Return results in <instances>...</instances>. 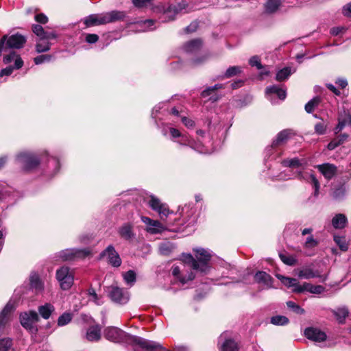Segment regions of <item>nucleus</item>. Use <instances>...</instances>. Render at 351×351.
I'll return each instance as SVG.
<instances>
[{
    "mask_svg": "<svg viewBox=\"0 0 351 351\" xmlns=\"http://www.w3.org/2000/svg\"><path fill=\"white\" fill-rule=\"evenodd\" d=\"M138 8H149L154 13L162 14L163 21L173 20L175 16L184 10L189 12L192 9L191 4L193 1H133Z\"/></svg>",
    "mask_w": 351,
    "mask_h": 351,
    "instance_id": "1",
    "label": "nucleus"
},
{
    "mask_svg": "<svg viewBox=\"0 0 351 351\" xmlns=\"http://www.w3.org/2000/svg\"><path fill=\"white\" fill-rule=\"evenodd\" d=\"M195 252L196 259L189 254L183 255V261L195 270L204 274L207 273L209 269L208 263L211 258L210 254L202 248L197 249Z\"/></svg>",
    "mask_w": 351,
    "mask_h": 351,
    "instance_id": "2",
    "label": "nucleus"
},
{
    "mask_svg": "<svg viewBox=\"0 0 351 351\" xmlns=\"http://www.w3.org/2000/svg\"><path fill=\"white\" fill-rule=\"evenodd\" d=\"M26 43V38L20 34H15L11 36L4 35L0 39V56L3 51L7 49H21Z\"/></svg>",
    "mask_w": 351,
    "mask_h": 351,
    "instance_id": "3",
    "label": "nucleus"
},
{
    "mask_svg": "<svg viewBox=\"0 0 351 351\" xmlns=\"http://www.w3.org/2000/svg\"><path fill=\"white\" fill-rule=\"evenodd\" d=\"M21 325L32 334H36L38 328L36 324L38 322L39 317L36 311L25 312L20 315Z\"/></svg>",
    "mask_w": 351,
    "mask_h": 351,
    "instance_id": "4",
    "label": "nucleus"
},
{
    "mask_svg": "<svg viewBox=\"0 0 351 351\" xmlns=\"http://www.w3.org/2000/svg\"><path fill=\"white\" fill-rule=\"evenodd\" d=\"M16 160L25 170L33 169L40 163L38 157L29 152H21L19 154L16 156Z\"/></svg>",
    "mask_w": 351,
    "mask_h": 351,
    "instance_id": "5",
    "label": "nucleus"
},
{
    "mask_svg": "<svg viewBox=\"0 0 351 351\" xmlns=\"http://www.w3.org/2000/svg\"><path fill=\"white\" fill-rule=\"evenodd\" d=\"M99 256L100 258L106 257L108 263L114 267H119L121 265V258L112 245H108Z\"/></svg>",
    "mask_w": 351,
    "mask_h": 351,
    "instance_id": "6",
    "label": "nucleus"
},
{
    "mask_svg": "<svg viewBox=\"0 0 351 351\" xmlns=\"http://www.w3.org/2000/svg\"><path fill=\"white\" fill-rule=\"evenodd\" d=\"M149 205L152 210L156 211L162 220H165L171 213L167 204L162 203L159 199L151 196Z\"/></svg>",
    "mask_w": 351,
    "mask_h": 351,
    "instance_id": "7",
    "label": "nucleus"
},
{
    "mask_svg": "<svg viewBox=\"0 0 351 351\" xmlns=\"http://www.w3.org/2000/svg\"><path fill=\"white\" fill-rule=\"evenodd\" d=\"M109 296L112 301L119 304H125L129 300V294L117 286H111L109 287Z\"/></svg>",
    "mask_w": 351,
    "mask_h": 351,
    "instance_id": "8",
    "label": "nucleus"
},
{
    "mask_svg": "<svg viewBox=\"0 0 351 351\" xmlns=\"http://www.w3.org/2000/svg\"><path fill=\"white\" fill-rule=\"evenodd\" d=\"M104 335L106 339L114 343L121 342L125 338V332L114 326L106 328L104 331Z\"/></svg>",
    "mask_w": 351,
    "mask_h": 351,
    "instance_id": "9",
    "label": "nucleus"
},
{
    "mask_svg": "<svg viewBox=\"0 0 351 351\" xmlns=\"http://www.w3.org/2000/svg\"><path fill=\"white\" fill-rule=\"evenodd\" d=\"M134 342L146 351H165L160 343L141 337H135Z\"/></svg>",
    "mask_w": 351,
    "mask_h": 351,
    "instance_id": "10",
    "label": "nucleus"
},
{
    "mask_svg": "<svg viewBox=\"0 0 351 351\" xmlns=\"http://www.w3.org/2000/svg\"><path fill=\"white\" fill-rule=\"evenodd\" d=\"M84 23L86 27H93L108 23L106 13L93 14L84 19Z\"/></svg>",
    "mask_w": 351,
    "mask_h": 351,
    "instance_id": "11",
    "label": "nucleus"
},
{
    "mask_svg": "<svg viewBox=\"0 0 351 351\" xmlns=\"http://www.w3.org/2000/svg\"><path fill=\"white\" fill-rule=\"evenodd\" d=\"M90 254V250L88 249L83 250H66L60 252V257L62 261L71 260L75 257H85Z\"/></svg>",
    "mask_w": 351,
    "mask_h": 351,
    "instance_id": "12",
    "label": "nucleus"
},
{
    "mask_svg": "<svg viewBox=\"0 0 351 351\" xmlns=\"http://www.w3.org/2000/svg\"><path fill=\"white\" fill-rule=\"evenodd\" d=\"M306 337L310 340L322 342L326 339V335L324 332L316 328H308L304 331Z\"/></svg>",
    "mask_w": 351,
    "mask_h": 351,
    "instance_id": "13",
    "label": "nucleus"
},
{
    "mask_svg": "<svg viewBox=\"0 0 351 351\" xmlns=\"http://www.w3.org/2000/svg\"><path fill=\"white\" fill-rule=\"evenodd\" d=\"M316 168L323 174L327 180L332 179L337 173V167L330 163H324L317 165Z\"/></svg>",
    "mask_w": 351,
    "mask_h": 351,
    "instance_id": "14",
    "label": "nucleus"
},
{
    "mask_svg": "<svg viewBox=\"0 0 351 351\" xmlns=\"http://www.w3.org/2000/svg\"><path fill=\"white\" fill-rule=\"evenodd\" d=\"M12 61L14 62V66L16 69H19L23 66V60L21 58L20 55L16 53L15 51H11L9 54L5 55L3 58L4 64H8Z\"/></svg>",
    "mask_w": 351,
    "mask_h": 351,
    "instance_id": "15",
    "label": "nucleus"
},
{
    "mask_svg": "<svg viewBox=\"0 0 351 351\" xmlns=\"http://www.w3.org/2000/svg\"><path fill=\"white\" fill-rule=\"evenodd\" d=\"M101 328L99 325L89 327L86 331V338L89 341H97L101 339Z\"/></svg>",
    "mask_w": 351,
    "mask_h": 351,
    "instance_id": "16",
    "label": "nucleus"
},
{
    "mask_svg": "<svg viewBox=\"0 0 351 351\" xmlns=\"http://www.w3.org/2000/svg\"><path fill=\"white\" fill-rule=\"evenodd\" d=\"M254 278L256 282L263 284L267 288H271L273 278L272 277L265 271H258Z\"/></svg>",
    "mask_w": 351,
    "mask_h": 351,
    "instance_id": "17",
    "label": "nucleus"
},
{
    "mask_svg": "<svg viewBox=\"0 0 351 351\" xmlns=\"http://www.w3.org/2000/svg\"><path fill=\"white\" fill-rule=\"evenodd\" d=\"M296 291H298V293L306 291L311 293L320 294L324 292V287L322 285H313L310 283L304 282L302 287H298Z\"/></svg>",
    "mask_w": 351,
    "mask_h": 351,
    "instance_id": "18",
    "label": "nucleus"
},
{
    "mask_svg": "<svg viewBox=\"0 0 351 351\" xmlns=\"http://www.w3.org/2000/svg\"><path fill=\"white\" fill-rule=\"evenodd\" d=\"M276 277L282 282L284 285H285L287 287H293V291L298 293V291H296L298 287H302V285H300L295 278L285 277L282 275L278 274L276 275Z\"/></svg>",
    "mask_w": 351,
    "mask_h": 351,
    "instance_id": "19",
    "label": "nucleus"
},
{
    "mask_svg": "<svg viewBox=\"0 0 351 351\" xmlns=\"http://www.w3.org/2000/svg\"><path fill=\"white\" fill-rule=\"evenodd\" d=\"M172 274L177 278L182 284H185L195 278V274L192 271L189 272L186 276L181 275L180 269L178 266H173L172 267Z\"/></svg>",
    "mask_w": 351,
    "mask_h": 351,
    "instance_id": "20",
    "label": "nucleus"
},
{
    "mask_svg": "<svg viewBox=\"0 0 351 351\" xmlns=\"http://www.w3.org/2000/svg\"><path fill=\"white\" fill-rule=\"evenodd\" d=\"M133 226L130 223H124L118 230L120 237L125 240H129L134 237Z\"/></svg>",
    "mask_w": 351,
    "mask_h": 351,
    "instance_id": "21",
    "label": "nucleus"
},
{
    "mask_svg": "<svg viewBox=\"0 0 351 351\" xmlns=\"http://www.w3.org/2000/svg\"><path fill=\"white\" fill-rule=\"evenodd\" d=\"M202 45V41L199 38L193 39L184 45V49L189 53H193L198 51Z\"/></svg>",
    "mask_w": 351,
    "mask_h": 351,
    "instance_id": "22",
    "label": "nucleus"
},
{
    "mask_svg": "<svg viewBox=\"0 0 351 351\" xmlns=\"http://www.w3.org/2000/svg\"><path fill=\"white\" fill-rule=\"evenodd\" d=\"M348 223V219L344 214H337L332 219V226L335 229H343Z\"/></svg>",
    "mask_w": 351,
    "mask_h": 351,
    "instance_id": "23",
    "label": "nucleus"
},
{
    "mask_svg": "<svg viewBox=\"0 0 351 351\" xmlns=\"http://www.w3.org/2000/svg\"><path fill=\"white\" fill-rule=\"evenodd\" d=\"M291 134V130H284L279 132L277 135L276 140H274L271 144L273 147H276L285 143Z\"/></svg>",
    "mask_w": 351,
    "mask_h": 351,
    "instance_id": "24",
    "label": "nucleus"
},
{
    "mask_svg": "<svg viewBox=\"0 0 351 351\" xmlns=\"http://www.w3.org/2000/svg\"><path fill=\"white\" fill-rule=\"evenodd\" d=\"M219 351H239V346L232 339H225L219 348Z\"/></svg>",
    "mask_w": 351,
    "mask_h": 351,
    "instance_id": "25",
    "label": "nucleus"
},
{
    "mask_svg": "<svg viewBox=\"0 0 351 351\" xmlns=\"http://www.w3.org/2000/svg\"><path fill=\"white\" fill-rule=\"evenodd\" d=\"M125 13L121 11L113 10L106 13L108 23L117 21L123 20L125 17Z\"/></svg>",
    "mask_w": 351,
    "mask_h": 351,
    "instance_id": "26",
    "label": "nucleus"
},
{
    "mask_svg": "<svg viewBox=\"0 0 351 351\" xmlns=\"http://www.w3.org/2000/svg\"><path fill=\"white\" fill-rule=\"evenodd\" d=\"M166 230V227L159 221L154 220L150 226L147 227V232L150 234L161 233Z\"/></svg>",
    "mask_w": 351,
    "mask_h": 351,
    "instance_id": "27",
    "label": "nucleus"
},
{
    "mask_svg": "<svg viewBox=\"0 0 351 351\" xmlns=\"http://www.w3.org/2000/svg\"><path fill=\"white\" fill-rule=\"evenodd\" d=\"M54 307L52 304L49 303H46L44 305H42L38 307V312L40 315L44 319H49L51 313L54 311Z\"/></svg>",
    "mask_w": 351,
    "mask_h": 351,
    "instance_id": "28",
    "label": "nucleus"
},
{
    "mask_svg": "<svg viewBox=\"0 0 351 351\" xmlns=\"http://www.w3.org/2000/svg\"><path fill=\"white\" fill-rule=\"evenodd\" d=\"M299 278L310 279L313 278H319L322 277L318 271H315L311 268H305L300 270L298 273Z\"/></svg>",
    "mask_w": 351,
    "mask_h": 351,
    "instance_id": "29",
    "label": "nucleus"
},
{
    "mask_svg": "<svg viewBox=\"0 0 351 351\" xmlns=\"http://www.w3.org/2000/svg\"><path fill=\"white\" fill-rule=\"evenodd\" d=\"M30 285L36 292L42 291L44 288L39 276L36 274H32L30 276Z\"/></svg>",
    "mask_w": 351,
    "mask_h": 351,
    "instance_id": "30",
    "label": "nucleus"
},
{
    "mask_svg": "<svg viewBox=\"0 0 351 351\" xmlns=\"http://www.w3.org/2000/svg\"><path fill=\"white\" fill-rule=\"evenodd\" d=\"M241 67L239 66H230L226 70L223 75L219 77V78L221 80L225 78H230L235 75H237L238 74L241 73Z\"/></svg>",
    "mask_w": 351,
    "mask_h": 351,
    "instance_id": "31",
    "label": "nucleus"
},
{
    "mask_svg": "<svg viewBox=\"0 0 351 351\" xmlns=\"http://www.w3.org/2000/svg\"><path fill=\"white\" fill-rule=\"evenodd\" d=\"M14 306L12 304L8 303L2 310L0 313V325L3 324L8 319L9 315L13 311Z\"/></svg>",
    "mask_w": 351,
    "mask_h": 351,
    "instance_id": "32",
    "label": "nucleus"
},
{
    "mask_svg": "<svg viewBox=\"0 0 351 351\" xmlns=\"http://www.w3.org/2000/svg\"><path fill=\"white\" fill-rule=\"evenodd\" d=\"M51 44L47 40H40L37 41L36 45V51L38 53L46 52L50 49Z\"/></svg>",
    "mask_w": 351,
    "mask_h": 351,
    "instance_id": "33",
    "label": "nucleus"
},
{
    "mask_svg": "<svg viewBox=\"0 0 351 351\" xmlns=\"http://www.w3.org/2000/svg\"><path fill=\"white\" fill-rule=\"evenodd\" d=\"M282 7L281 1H267L265 8L268 13H273L280 10Z\"/></svg>",
    "mask_w": 351,
    "mask_h": 351,
    "instance_id": "34",
    "label": "nucleus"
},
{
    "mask_svg": "<svg viewBox=\"0 0 351 351\" xmlns=\"http://www.w3.org/2000/svg\"><path fill=\"white\" fill-rule=\"evenodd\" d=\"M333 313L338 320L339 323H343L344 319L348 315V308L343 307L339 308L336 311H333Z\"/></svg>",
    "mask_w": 351,
    "mask_h": 351,
    "instance_id": "35",
    "label": "nucleus"
},
{
    "mask_svg": "<svg viewBox=\"0 0 351 351\" xmlns=\"http://www.w3.org/2000/svg\"><path fill=\"white\" fill-rule=\"evenodd\" d=\"M321 101V99L319 97H315L311 99L306 105H305V110L308 113L312 112L316 107L318 106Z\"/></svg>",
    "mask_w": 351,
    "mask_h": 351,
    "instance_id": "36",
    "label": "nucleus"
},
{
    "mask_svg": "<svg viewBox=\"0 0 351 351\" xmlns=\"http://www.w3.org/2000/svg\"><path fill=\"white\" fill-rule=\"evenodd\" d=\"M60 285V287L64 290H67L70 289L73 283V276L71 274L65 278H62V280H58Z\"/></svg>",
    "mask_w": 351,
    "mask_h": 351,
    "instance_id": "37",
    "label": "nucleus"
},
{
    "mask_svg": "<svg viewBox=\"0 0 351 351\" xmlns=\"http://www.w3.org/2000/svg\"><path fill=\"white\" fill-rule=\"evenodd\" d=\"M271 323L274 325L284 326L289 323V319L283 315H276L271 318Z\"/></svg>",
    "mask_w": 351,
    "mask_h": 351,
    "instance_id": "38",
    "label": "nucleus"
},
{
    "mask_svg": "<svg viewBox=\"0 0 351 351\" xmlns=\"http://www.w3.org/2000/svg\"><path fill=\"white\" fill-rule=\"evenodd\" d=\"M123 277L125 282L130 285H132L136 281V274L132 270H129L128 271L123 274Z\"/></svg>",
    "mask_w": 351,
    "mask_h": 351,
    "instance_id": "39",
    "label": "nucleus"
},
{
    "mask_svg": "<svg viewBox=\"0 0 351 351\" xmlns=\"http://www.w3.org/2000/svg\"><path fill=\"white\" fill-rule=\"evenodd\" d=\"M291 75V69L288 67L284 68L280 70L277 74L276 79V80L281 82L287 79Z\"/></svg>",
    "mask_w": 351,
    "mask_h": 351,
    "instance_id": "40",
    "label": "nucleus"
},
{
    "mask_svg": "<svg viewBox=\"0 0 351 351\" xmlns=\"http://www.w3.org/2000/svg\"><path fill=\"white\" fill-rule=\"evenodd\" d=\"M279 256L281 261L287 265H294L297 262L296 258L293 256H289L285 254H280Z\"/></svg>",
    "mask_w": 351,
    "mask_h": 351,
    "instance_id": "41",
    "label": "nucleus"
},
{
    "mask_svg": "<svg viewBox=\"0 0 351 351\" xmlns=\"http://www.w3.org/2000/svg\"><path fill=\"white\" fill-rule=\"evenodd\" d=\"M282 164L283 166L289 167H299L301 166L300 160L297 158L284 160Z\"/></svg>",
    "mask_w": 351,
    "mask_h": 351,
    "instance_id": "42",
    "label": "nucleus"
},
{
    "mask_svg": "<svg viewBox=\"0 0 351 351\" xmlns=\"http://www.w3.org/2000/svg\"><path fill=\"white\" fill-rule=\"evenodd\" d=\"M72 319V315L69 313H64L62 315H60L58 319V325L60 326H63L67 324H69Z\"/></svg>",
    "mask_w": 351,
    "mask_h": 351,
    "instance_id": "43",
    "label": "nucleus"
},
{
    "mask_svg": "<svg viewBox=\"0 0 351 351\" xmlns=\"http://www.w3.org/2000/svg\"><path fill=\"white\" fill-rule=\"evenodd\" d=\"M72 274V273L69 271V267H62L60 269L57 270L56 271V278L58 280H62L63 278L68 276Z\"/></svg>",
    "mask_w": 351,
    "mask_h": 351,
    "instance_id": "44",
    "label": "nucleus"
},
{
    "mask_svg": "<svg viewBox=\"0 0 351 351\" xmlns=\"http://www.w3.org/2000/svg\"><path fill=\"white\" fill-rule=\"evenodd\" d=\"M32 32L39 37V39L43 40L44 36L45 34V32L43 27L38 24H34L32 25Z\"/></svg>",
    "mask_w": 351,
    "mask_h": 351,
    "instance_id": "45",
    "label": "nucleus"
},
{
    "mask_svg": "<svg viewBox=\"0 0 351 351\" xmlns=\"http://www.w3.org/2000/svg\"><path fill=\"white\" fill-rule=\"evenodd\" d=\"M287 306L289 308L291 309L293 312H295L297 314L302 315L304 313V310L299 305L295 304L294 302H287Z\"/></svg>",
    "mask_w": 351,
    "mask_h": 351,
    "instance_id": "46",
    "label": "nucleus"
},
{
    "mask_svg": "<svg viewBox=\"0 0 351 351\" xmlns=\"http://www.w3.org/2000/svg\"><path fill=\"white\" fill-rule=\"evenodd\" d=\"M223 88V84H215V86L208 87L207 88H206L204 90H203L202 93V96L203 97H206L210 95L213 91H215L217 89H219V88Z\"/></svg>",
    "mask_w": 351,
    "mask_h": 351,
    "instance_id": "47",
    "label": "nucleus"
},
{
    "mask_svg": "<svg viewBox=\"0 0 351 351\" xmlns=\"http://www.w3.org/2000/svg\"><path fill=\"white\" fill-rule=\"evenodd\" d=\"M12 346V340L8 338L0 340V351H8Z\"/></svg>",
    "mask_w": 351,
    "mask_h": 351,
    "instance_id": "48",
    "label": "nucleus"
},
{
    "mask_svg": "<svg viewBox=\"0 0 351 351\" xmlns=\"http://www.w3.org/2000/svg\"><path fill=\"white\" fill-rule=\"evenodd\" d=\"M327 125L323 121H320L317 123L315 125V132L319 134L322 135L326 132Z\"/></svg>",
    "mask_w": 351,
    "mask_h": 351,
    "instance_id": "49",
    "label": "nucleus"
},
{
    "mask_svg": "<svg viewBox=\"0 0 351 351\" xmlns=\"http://www.w3.org/2000/svg\"><path fill=\"white\" fill-rule=\"evenodd\" d=\"M334 240L341 250L346 251L348 250V245L343 238L335 237Z\"/></svg>",
    "mask_w": 351,
    "mask_h": 351,
    "instance_id": "50",
    "label": "nucleus"
},
{
    "mask_svg": "<svg viewBox=\"0 0 351 351\" xmlns=\"http://www.w3.org/2000/svg\"><path fill=\"white\" fill-rule=\"evenodd\" d=\"M51 58L50 55H40L34 58V62L36 64H40L45 62H49Z\"/></svg>",
    "mask_w": 351,
    "mask_h": 351,
    "instance_id": "51",
    "label": "nucleus"
},
{
    "mask_svg": "<svg viewBox=\"0 0 351 351\" xmlns=\"http://www.w3.org/2000/svg\"><path fill=\"white\" fill-rule=\"evenodd\" d=\"M249 64L252 66H256L258 69H261L263 67L260 58L257 56H252L249 60Z\"/></svg>",
    "mask_w": 351,
    "mask_h": 351,
    "instance_id": "52",
    "label": "nucleus"
},
{
    "mask_svg": "<svg viewBox=\"0 0 351 351\" xmlns=\"http://www.w3.org/2000/svg\"><path fill=\"white\" fill-rule=\"evenodd\" d=\"M14 69H16L14 66H8L6 68L3 69L0 71V77H3L4 75H5V76L10 75Z\"/></svg>",
    "mask_w": 351,
    "mask_h": 351,
    "instance_id": "53",
    "label": "nucleus"
},
{
    "mask_svg": "<svg viewBox=\"0 0 351 351\" xmlns=\"http://www.w3.org/2000/svg\"><path fill=\"white\" fill-rule=\"evenodd\" d=\"M317 245V241L313 239V236H310L306 239L304 246L307 248H311L315 247Z\"/></svg>",
    "mask_w": 351,
    "mask_h": 351,
    "instance_id": "54",
    "label": "nucleus"
},
{
    "mask_svg": "<svg viewBox=\"0 0 351 351\" xmlns=\"http://www.w3.org/2000/svg\"><path fill=\"white\" fill-rule=\"evenodd\" d=\"M98 40H99V36L97 34H88L86 36V41L88 43H90V44L95 43L98 41Z\"/></svg>",
    "mask_w": 351,
    "mask_h": 351,
    "instance_id": "55",
    "label": "nucleus"
},
{
    "mask_svg": "<svg viewBox=\"0 0 351 351\" xmlns=\"http://www.w3.org/2000/svg\"><path fill=\"white\" fill-rule=\"evenodd\" d=\"M310 177L315 188V195H317L319 189V182L313 174H311Z\"/></svg>",
    "mask_w": 351,
    "mask_h": 351,
    "instance_id": "56",
    "label": "nucleus"
},
{
    "mask_svg": "<svg viewBox=\"0 0 351 351\" xmlns=\"http://www.w3.org/2000/svg\"><path fill=\"white\" fill-rule=\"evenodd\" d=\"M35 20L42 24H45L48 21L47 17L43 13L38 14L35 16Z\"/></svg>",
    "mask_w": 351,
    "mask_h": 351,
    "instance_id": "57",
    "label": "nucleus"
},
{
    "mask_svg": "<svg viewBox=\"0 0 351 351\" xmlns=\"http://www.w3.org/2000/svg\"><path fill=\"white\" fill-rule=\"evenodd\" d=\"M345 194L344 189H338L334 192L333 197L336 199H341L345 196Z\"/></svg>",
    "mask_w": 351,
    "mask_h": 351,
    "instance_id": "58",
    "label": "nucleus"
},
{
    "mask_svg": "<svg viewBox=\"0 0 351 351\" xmlns=\"http://www.w3.org/2000/svg\"><path fill=\"white\" fill-rule=\"evenodd\" d=\"M160 253L162 254H168L171 252V246L168 243H163L160 246Z\"/></svg>",
    "mask_w": 351,
    "mask_h": 351,
    "instance_id": "59",
    "label": "nucleus"
},
{
    "mask_svg": "<svg viewBox=\"0 0 351 351\" xmlns=\"http://www.w3.org/2000/svg\"><path fill=\"white\" fill-rule=\"evenodd\" d=\"M88 294L90 296L92 297V300L95 303H96L97 304H99V298L93 289L91 288V289H88Z\"/></svg>",
    "mask_w": 351,
    "mask_h": 351,
    "instance_id": "60",
    "label": "nucleus"
},
{
    "mask_svg": "<svg viewBox=\"0 0 351 351\" xmlns=\"http://www.w3.org/2000/svg\"><path fill=\"white\" fill-rule=\"evenodd\" d=\"M346 121H345V119H342V120H339V123L337 124V125L336 126V128H335V134H337L339 133V132H341L343 128L344 127L346 126Z\"/></svg>",
    "mask_w": 351,
    "mask_h": 351,
    "instance_id": "61",
    "label": "nucleus"
},
{
    "mask_svg": "<svg viewBox=\"0 0 351 351\" xmlns=\"http://www.w3.org/2000/svg\"><path fill=\"white\" fill-rule=\"evenodd\" d=\"M198 25L197 22H192L189 26H187L184 31L186 33H191L195 32L197 29Z\"/></svg>",
    "mask_w": 351,
    "mask_h": 351,
    "instance_id": "62",
    "label": "nucleus"
},
{
    "mask_svg": "<svg viewBox=\"0 0 351 351\" xmlns=\"http://www.w3.org/2000/svg\"><path fill=\"white\" fill-rule=\"evenodd\" d=\"M340 145L339 141L335 138L332 139L327 145V148L329 150H333L336 147Z\"/></svg>",
    "mask_w": 351,
    "mask_h": 351,
    "instance_id": "63",
    "label": "nucleus"
},
{
    "mask_svg": "<svg viewBox=\"0 0 351 351\" xmlns=\"http://www.w3.org/2000/svg\"><path fill=\"white\" fill-rule=\"evenodd\" d=\"M343 14L346 16H348V17L351 16V3L346 4L343 8Z\"/></svg>",
    "mask_w": 351,
    "mask_h": 351,
    "instance_id": "64",
    "label": "nucleus"
}]
</instances>
